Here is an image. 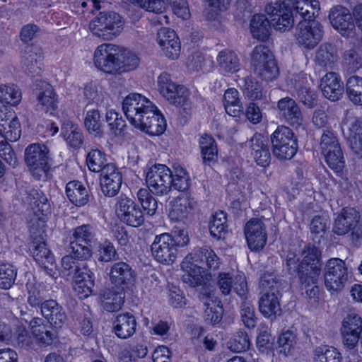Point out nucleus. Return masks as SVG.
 I'll list each match as a JSON object with an SVG mask.
<instances>
[{"mask_svg": "<svg viewBox=\"0 0 362 362\" xmlns=\"http://www.w3.org/2000/svg\"><path fill=\"white\" fill-rule=\"evenodd\" d=\"M122 111L129 122L136 129L150 136L162 135L166 130L164 115L146 95L131 93L122 102Z\"/></svg>", "mask_w": 362, "mask_h": 362, "instance_id": "nucleus-1", "label": "nucleus"}, {"mask_svg": "<svg viewBox=\"0 0 362 362\" xmlns=\"http://www.w3.org/2000/svg\"><path fill=\"white\" fill-rule=\"evenodd\" d=\"M110 288L100 295L101 306L107 311L114 312L121 308L124 302L125 291L134 281V273L129 264L124 262L115 264L110 272Z\"/></svg>", "mask_w": 362, "mask_h": 362, "instance_id": "nucleus-2", "label": "nucleus"}, {"mask_svg": "<svg viewBox=\"0 0 362 362\" xmlns=\"http://www.w3.org/2000/svg\"><path fill=\"white\" fill-rule=\"evenodd\" d=\"M29 326L31 335H29L24 328H19L15 334H13L8 326L0 322V344L17 343L25 348H34V343L40 347H45L52 344L54 336L51 332L45 329L41 318L34 317L30 322Z\"/></svg>", "mask_w": 362, "mask_h": 362, "instance_id": "nucleus-3", "label": "nucleus"}, {"mask_svg": "<svg viewBox=\"0 0 362 362\" xmlns=\"http://www.w3.org/2000/svg\"><path fill=\"white\" fill-rule=\"evenodd\" d=\"M200 257H204L209 267L214 269L218 267V258L210 249H204V251L187 255L181 264L183 272L182 279L190 286L195 287L204 281L202 268L198 265V263L202 261Z\"/></svg>", "mask_w": 362, "mask_h": 362, "instance_id": "nucleus-4", "label": "nucleus"}, {"mask_svg": "<svg viewBox=\"0 0 362 362\" xmlns=\"http://www.w3.org/2000/svg\"><path fill=\"white\" fill-rule=\"evenodd\" d=\"M320 255L319 249L315 247H308L303 253V260L299 264L298 259L293 252H289L286 257V265L292 273L297 272L299 275H308L313 283L318 279L320 274Z\"/></svg>", "mask_w": 362, "mask_h": 362, "instance_id": "nucleus-5", "label": "nucleus"}, {"mask_svg": "<svg viewBox=\"0 0 362 362\" xmlns=\"http://www.w3.org/2000/svg\"><path fill=\"white\" fill-rule=\"evenodd\" d=\"M262 293L259 299V311L267 318L275 319L281 313L277 296V282L272 274H265L260 281Z\"/></svg>", "mask_w": 362, "mask_h": 362, "instance_id": "nucleus-6", "label": "nucleus"}, {"mask_svg": "<svg viewBox=\"0 0 362 362\" xmlns=\"http://www.w3.org/2000/svg\"><path fill=\"white\" fill-rule=\"evenodd\" d=\"M25 162L34 177L44 180L47 177L49 150L42 143L28 145L24 153Z\"/></svg>", "mask_w": 362, "mask_h": 362, "instance_id": "nucleus-7", "label": "nucleus"}, {"mask_svg": "<svg viewBox=\"0 0 362 362\" xmlns=\"http://www.w3.org/2000/svg\"><path fill=\"white\" fill-rule=\"evenodd\" d=\"M251 61L255 73L264 80L272 81L279 76V68L268 47L262 45L256 46L252 52Z\"/></svg>", "mask_w": 362, "mask_h": 362, "instance_id": "nucleus-8", "label": "nucleus"}, {"mask_svg": "<svg viewBox=\"0 0 362 362\" xmlns=\"http://www.w3.org/2000/svg\"><path fill=\"white\" fill-rule=\"evenodd\" d=\"M124 21L115 13H100L90 23V29L96 35L105 40H112L123 30Z\"/></svg>", "mask_w": 362, "mask_h": 362, "instance_id": "nucleus-9", "label": "nucleus"}, {"mask_svg": "<svg viewBox=\"0 0 362 362\" xmlns=\"http://www.w3.org/2000/svg\"><path fill=\"white\" fill-rule=\"evenodd\" d=\"M172 170L165 165L156 164L146 173L147 189L157 196L168 194L171 190Z\"/></svg>", "mask_w": 362, "mask_h": 362, "instance_id": "nucleus-10", "label": "nucleus"}, {"mask_svg": "<svg viewBox=\"0 0 362 362\" xmlns=\"http://www.w3.org/2000/svg\"><path fill=\"white\" fill-rule=\"evenodd\" d=\"M273 153L280 159H290L297 152V140L292 131L286 127H279L272 134Z\"/></svg>", "mask_w": 362, "mask_h": 362, "instance_id": "nucleus-11", "label": "nucleus"}, {"mask_svg": "<svg viewBox=\"0 0 362 362\" xmlns=\"http://www.w3.org/2000/svg\"><path fill=\"white\" fill-rule=\"evenodd\" d=\"M325 285L331 293L341 291L349 279L345 262L339 258L329 259L325 268Z\"/></svg>", "mask_w": 362, "mask_h": 362, "instance_id": "nucleus-12", "label": "nucleus"}, {"mask_svg": "<svg viewBox=\"0 0 362 362\" xmlns=\"http://www.w3.org/2000/svg\"><path fill=\"white\" fill-rule=\"evenodd\" d=\"M115 214L124 224L134 228L142 226L145 218L140 206L131 198L121 195L115 205Z\"/></svg>", "mask_w": 362, "mask_h": 362, "instance_id": "nucleus-13", "label": "nucleus"}, {"mask_svg": "<svg viewBox=\"0 0 362 362\" xmlns=\"http://www.w3.org/2000/svg\"><path fill=\"white\" fill-rule=\"evenodd\" d=\"M119 47L113 44L99 45L93 54L95 66L107 74H116L117 71Z\"/></svg>", "mask_w": 362, "mask_h": 362, "instance_id": "nucleus-14", "label": "nucleus"}, {"mask_svg": "<svg viewBox=\"0 0 362 362\" xmlns=\"http://www.w3.org/2000/svg\"><path fill=\"white\" fill-rule=\"evenodd\" d=\"M156 89L159 94L170 103L180 105L188 97V90L173 81L166 72L161 73L156 80Z\"/></svg>", "mask_w": 362, "mask_h": 362, "instance_id": "nucleus-15", "label": "nucleus"}, {"mask_svg": "<svg viewBox=\"0 0 362 362\" xmlns=\"http://www.w3.org/2000/svg\"><path fill=\"white\" fill-rule=\"evenodd\" d=\"M320 148L327 165L337 173L341 172L344 161L340 146L332 132L324 133L322 136Z\"/></svg>", "mask_w": 362, "mask_h": 362, "instance_id": "nucleus-16", "label": "nucleus"}, {"mask_svg": "<svg viewBox=\"0 0 362 362\" xmlns=\"http://www.w3.org/2000/svg\"><path fill=\"white\" fill-rule=\"evenodd\" d=\"M151 253L157 262L170 265L175 261L178 250L173 243L171 235L165 233L154 238L151 245Z\"/></svg>", "mask_w": 362, "mask_h": 362, "instance_id": "nucleus-17", "label": "nucleus"}, {"mask_svg": "<svg viewBox=\"0 0 362 362\" xmlns=\"http://www.w3.org/2000/svg\"><path fill=\"white\" fill-rule=\"evenodd\" d=\"M32 217L30 220V227L33 233H44L46 223L50 214V206L47 198L44 194H37L30 201Z\"/></svg>", "mask_w": 362, "mask_h": 362, "instance_id": "nucleus-18", "label": "nucleus"}, {"mask_svg": "<svg viewBox=\"0 0 362 362\" xmlns=\"http://www.w3.org/2000/svg\"><path fill=\"white\" fill-rule=\"evenodd\" d=\"M329 21L332 28L341 35L350 37L355 35V24L349 8L342 6L332 8L329 13Z\"/></svg>", "mask_w": 362, "mask_h": 362, "instance_id": "nucleus-19", "label": "nucleus"}, {"mask_svg": "<svg viewBox=\"0 0 362 362\" xmlns=\"http://www.w3.org/2000/svg\"><path fill=\"white\" fill-rule=\"evenodd\" d=\"M322 36V26L313 18L300 22L296 33L298 44L306 49L315 47L320 41Z\"/></svg>", "mask_w": 362, "mask_h": 362, "instance_id": "nucleus-20", "label": "nucleus"}, {"mask_svg": "<svg viewBox=\"0 0 362 362\" xmlns=\"http://www.w3.org/2000/svg\"><path fill=\"white\" fill-rule=\"evenodd\" d=\"M196 201L188 194H180L172 198L166 205L169 218L174 221H182L194 211Z\"/></svg>", "mask_w": 362, "mask_h": 362, "instance_id": "nucleus-21", "label": "nucleus"}, {"mask_svg": "<svg viewBox=\"0 0 362 362\" xmlns=\"http://www.w3.org/2000/svg\"><path fill=\"white\" fill-rule=\"evenodd\" d=\"M248 247L252 251L264 248L267 240L266 226L260 218H254L248 221L244 229Z\"/></svg>", "mask_w": 362, "mask_h": 362, "instance_id": "nucleus-22", "label": "nucleus"}, {"mask_svg": "<svg viewBox=\"0 0 362 362\" xmlns=\"http://www.w3.org/2000/svg\"><path fill=\"white\" fill-rule=\"evenodd\" d=\"M29 250L36 262L44 268L49 275L53 278L58 276L59 272L54 257L44 240H34Z\"/></svg>", "mask_w": 362, "mask_h": 362, "instance_id": "nucleus-23", "label": "nucleus"}, {"mask_svg": "<svg viewBox=\"0 0 362 362\" xmlns=\"http://www.w3.org/2000/svg\"><path fill=\"white\" fill-rule=\"evenodd\" d=\"M156 42L163 54L176 59L180 54L181 45L177 33L169 28H161L156 35Z\"/></svg>", "mask_w": 362, "mask_h": 362, "instance_id": "nucleus-24", "label": "nucleus"}, {"mask_svg": "<svg viewBox=\"0 0 362 362\" xmlns=\"http://www.w3.org/2000/svg\"><path fill=\"white\" fill-rule=\"evenodd\" d=\"M217 285L224 295H228L234 290L240 296H244L247 290L245 276L240 272L221 273L218 277Z\"/></svg>", "mask_w": 362, "mask_h": 362, "instance_id": "nucleus-25", "label": "nucleus"}, {"mask_svg": "<svg viewBox=\"0 0 362 362\" xmlns=\"http://www.w3.org/2000/svg\"><path fill=\"white\" fill-rule=\"evenodd\" d=\"M267 13L272 17L275 29L285 31L293 25V13L291 8L282 4V1L276 0L274 4H268L265 8Z\"/></svg>", "mask_w": 362, "mask_h": 362, "instance_id": "nucleus-26", "label": "nucleus"}, {"mask_svg": "<svg viewBox=\"0 0 362 362\" xmlns=\"http://www.w3.org/2000/svg\"><path fill=\"white\" fill-rule=\"evenodd\" d=\"M0 145L7 141H18L21 136V126L18 116L13 110L0 114Z\"/></svg>", "mask_w": 362, "mask_h": 362, "instance_id": "nucleus-27", "label": "nucleus"}, {"mask_svg": "<svg viewBox=\"0 0 362 362\" xmlns=\"http://www.w3.org/2000/svg\"><path fill=\"white\" fill-rule=\"evenodd\" d=\"M100 182L105 196L115 197L122 186V175L115 165H107L101 173Z\"/></svg>", "mask_w": 362, "mask_h": 362, "instance_id": "nucleus-28", "label": "nucleus"}, {"mask_svg": "<svg viewBox=\"0 0 362 362\" xmlns=\"http://www.w3.org/2000/svg\"><path fill=\"white\" fill-rule=\"evenodd\" d=\"M95 285L94 274L86 267L76 269L74 274L72 286L79 298H86L93 293Z\"/></svg>", "mask_w": 362, "mask_h": 362, "instance_id": "nucleus-29", "label": "nucleus"}, {"mask_svg": "<svg viewBox=\"0 0 362 362\" xmlns=\"http://www.w3.org/2000/svg\"><path fill=\"white\" fill-rule=\"evenodd\" d=\"M36 86L35 95L37 105L50 115L55 116L59 100L52 86L46 81H40Z\"/></svg>", "mask_w": 362, "mask_h": 362, "instance_id": "nucleus-30", "label": "nucleus"}, {"mask_svg": "<svg viewBox=\"0 0 362 362\" xmlns=\"http://www.w3.org/2000/svg\"><path fill=\"white\" fill-rule=\"evenodd\" d=\"M341 129L348 138L351 149L362 163V122L350 117L342 122Z\"/></svg>", "mask_w": 362, "mask_h": 362, "instance_id": "nucleus-31", "label": "nucleus"}, {"mask_svg": "<svg viewBox=\"0 0 362 362\" xmlns=\"http://www.w3.org/2000/svg\"><path fill=\"white\" fill-rule=\"evenodd\" d=\"M136 327L137 322L134 315L124 313L115 317L112 322V331L118 338L127 339L135 334Z\"/></svg>", "mask_w": 362, "mask_h": 362, "instance_id": "nucleus-32", "label": "nucleus"}, {"mask_svg": "<svg viewBox=\"0 0 362 362\" xmlns=\"http://www.w3.org/2000/svg\"><path fill=\"white\" fill-rule=\"evenodd\" d=\"M199 147L202 163L212 167L218 161V149L214 138L208 134H203L199 139Z\"/></svg>", "mask_w": 362, "mask_h": 362, "instance_id": "nucleus-33", "label": "nucleus"}, {"mask_svg": "<svg viewBox=\"0 0 362 362\" xmlns=\"http://www.w3.org/2000/svg\"><path fill=\"white\" fill-rule=\"evenodd\" d=\"M320 88L323 95L331 101L338 100L344 93L343 83L339 76L333 72L326 74L321 78Z\"/></svg>", "mask_w": 362, "mask_h": 362, "instance_id": "nucleus-34", "label": "nucleus"}, {"mask_svg": "<svg viewBox=\"0 0 362 362\" xmlns=\"http://www.w3.org/2000/svg\"><path fill=\"white\" fill-rule=\"evenodd\" d=\"M41 313L53 328H61L66 321L64 309L53 300H46L41 305Z\"/></svg>", "mask_w": 362, "mask_h": 362, "instance_id": "nucleus-35", "label": "nucleus"}, {"mask_svg": "<svg viewBox=\"0 0 362 362\" xmlns=\"http://www.w3.org/2000/svg\"><path fill=\"white\" fill-rule=\"evenodd\" d=\"M251 154L257 165L266 167L270 162V153L266 139L262 134H255L248 143Z\"/></svg>", "mask_w": 362, "mask_h": 362, "instance_id": "nucleus-36", "label": "nucleus"}, {"mask_svg": "<svg viewBox=\"0 0 362 362\" xmlns=\"http://www.w3.org/2000/svg\"><path fill=\"white\" fill-rule=\"evenodd\" d=\"M22 91L14 83L0 84V105L7 111L8 107H17L22 101Z\"/></svg>", "mask_w": 362, "mask_h": 362, "instance_id": "nucleus-37", "label": "nucleus"}, {"mask_svg": "<svg viewBox=\"0 0 362 362\" xmlns=\"http://www.w3.org/2000/svg\"><path fill=\"white\" fill-rule=\"evenodd\" d=\"M61 136L66 144L74 148H79L83 144V133L78 126L70 119L63 120L61 124Z\"/></svg>", "mask_w": 362, "mask_h": 362, "instance_id": "nucleus-38", "label": "nucleus"}, {"mask_svg": "<svg viewBox=\"0 0 362 362\" xmlns=\"http://www.w3.org/2000/svg\"><path fill=\"white\" fill-rule=\"evenodd\" d=\"M358 213L352 208L343 209L334 221L333 231L342 235L346 234L358 221Z\"/></svg>", "mask_w": 362, "mask_h": 362, "instance_id": "nucleus-39", "label": "nucleus"}, {"mask_svg": "<svg viewBox=\"0 0 362 362\" xmlns=\"http://www.w3.org/2000/svg\"><path fill=\"white\" fill-rule=\"evenodd\" d=\"M279 115L294 127L300 126L302 123V115L295 101L285 98L278 102Z\"/></svg>", "mask_w": 362, "mask_h": 362, "instance_id": "nucleus-40", "label": "nucleus"}, {"mask_svg": "<svg viewBox=\"0 0 362 362\" xmlns=\"http://www.w3.org/2000/svg\"><path fill=\"white\" fill-rule=\"evenodd\" d=\"M223 106L226 112L234 117H239L243 113V105L239 92L233 88L227 89L223 96Z\"/></svg>", "mask_w": 362, "mask_h": 362, "instance_id": "nucleus-41", "label": "nucleus"}, {"mask_svg": "<svg viewBox=\"0 0 362 362\" xmlns=\"http://www.w3.org/2000/svg\"><path fill=\"white\" fill-rule=\"evenodd\" d=\"M66 194L70 202L78 206L85 205L88 200L86 187L78 181H71L66 184Z\"/></svg>", "mask_w": 362, "mask_h": 362, "instance_id": "nucleus-42", "label": "nucleus"}, {"mask_svg": "<svg viewBox=\"0 0 362 362\" xmlns=\"http://www.w3.org/2000/svg\"><path fill=\"white\" fill-rule=\"evenodd\" d=\"M270 23L264 14L257 13L252 16L250 23V30L253 37L264 40L270 34Z\"/></svg>", "mask_w": 362, "mask_h": 362, "instance_id": "nucleus-43", "label": "nucleus"}, {"mask_svg": "<svg viewBox=\"0 0 362 362\" xmlns=\"http://www.w3.org/2000/svg\"><path fill=\"white\" fill-rule=\"evenodd\" d=\"M209 230L214 238H224L228 233L226 214L220 211L213 214L209 219Z\"/></svg>", "mask_w": 362, "mask_h": 362, "instance_id": "nucleus-44", "label": "nucleus"}, {"mask_svg": "<svg viewBox=\"0 0 362 362\" xmlns=\"http://www.w3.org/2000/svg\"><path fill=\"white\" fill-rule=\"evenodd\" d=\"M103 120L100 111L96 108L88 110L84 116L83 124L88 132L98 136L103 133Z\"/></svg>", "mask_w": 362, "mask_h": 362, "instance_id": "nucleus-45", "label": "nucleus"}, {"mask_svg": "<svg viewBox=\"0 0 362 362\" xmlns=\"http://www.w3.org/2000/svg\"><path fill=\"white\" fill-rule=\"evenodd\" d=\"M26 277L28 279L26 284L28 293V301L30 305L37 306L45 296V286L42 284L38 283L32 274H28Z\"/></svg>", "mask_w": 362, "mask_h": 362, "instance_id": "nucleus-46", "label": "nucleus"}, {"mask_svg": "<svg viewBox=\"0 0 362 362\" xmlns=\"http://www.w3.org/2000/svg\"><path fill=\"white\" fill-rule=\"evenodd\" d=\"M117 74H122L136 69L140 62L136 54L119 47Z\"/></svg>", "mask_w": 362, "mask_h": 362, "instance_id": "nucleus-47", "label": "nucleus"}, {"mask_svg": "<svg viewBox=\"0 0 362 362\" xmlns=\"http://www.w3.org/2000/svg\"><path fill=\"white\" fill-rule=\"evenodd\" d=\"M86 163L88 170L94 173H102L106 165H113L107 163L106 154L97 148L91 149L87 153Z\"/></svg>", "mask_w": 362, "mask_h": 362, "instance_id": "nucleus-48", "label": "nucleus"}, {"mask_svg": "<svg viewBox=\"0 0 362 362\" xmlns=\"http://www.w3.org/2000/svg\"><path fill=\"white\" fill-rule=\"evenodd\" d=\"M146 188H141L136 193V198L144 214L152 216L156 214L158 204L157 199Z\"/></svg>", "mask_w": 362, "mask_h": 362, "instance_id": "nucleus-49", "label": "nucleus"}, {"mask_svg": "<svg viewBox=\"0 0 362 362\" xmlns=\"http://www.w3.org/2000/svg\"><path fill=\"white\" fill-rule=\"evenodd\" d=\"M313 361V362H341V355L336 348L323 345L314 350Z\"/></svg>", "mask_w": 362, "mask_h": 362, "instance_id": "nucleus-50", "label": "nucleus"}, {"mask_svg": "<svg viewBox=\"0 0 362 362\" xmlns=\"http://www.w3.org/2000/svg\"><path fill=\"white\" fill-rule=\"evenodd\" d=\"M217 62L221 71L235 73L239 70V62L236 54L230 50H223L218 53Z\"/></svg>", "mask_w": 362, "mask_h": 362, "instance_id": "nucleus-51", "label": "nucleus"}, {"mask_svg": "<svg viewBox=\"0 0 362 362\" xmlns=\"http://www.w3.org/2000/svg\"><path fill=\"white\" fill-rule=\"evenodd\" d=\"M105 121L112 136H118L122 134L125 127V121L117 111L114 109L107 110Z\"/></svg>", "mask_w": 362, "mask_h": 362, "instance_id": "nucleus-52", "label": "nucleus"}, {"mask_svg": "<svg viewBox=\"0 0 362 362\" xmlns=\"http://www.w3.org/2000/svg\"><path fill=\"white\" fill-rule=\"evenodd\" d=\"M349 100L355 105H362V78L357 76H350L346 85Z\"/></svg>", "mask_w": 362, "mask_h": 362, "instance_id": "nucleus-53", "label": "nucleus"}, {"mask_svg": "<svg viewBox=\"0 0 362 362\" xmlns=\"http://www.w3.org/2000/svg\"><path fill=\"white\" fill-rule=\"evenodd\" d=\"M296 335L292 331L284 332L278 339L279 352L284 356L292 355L296 346Z\"/></svg>", "mask_w": 362, "mask_h": 362, "instance_id": "nucleus-54", "label": "nucleus"}, {"mask_svg": "<svg viewBox=\"0 0 362 362\" xmlns=\"http://www.w3.org/2000/svg\"><path fill=\"white\" fill-rule=\"evenodd\" d=\"M204 300L206 306L205 310L206 320L210 321L213 325L218 324L223 315V308L220 304V301L216 298L213 299L210 296L206 297Z\"/></svg>", "mask_w": 362, "mask_h": 362, "instance_id": "nucleus-55", "label": "nucleus"}, {"mask_svg": "<svg viewBox=\"0 0 362 362\" xmlns=\"http://www.w3.org/2000/svg\"><path fill=\"white\" fill-rule=\"evenodd\" d=\"M171 187L183 192L190 186V177L188 173L181 166L174 167L172 170Z\"/></svg>", "mask_w": 362, "mask_h": 362, "instance_id": "nucleus-56", "label": "nucleus"}, {"mask_svg": "<svg viewBox=\"0 0 362 362\" xmlns=\"http://www.w3.org/2000/svg\"><path fill=\"white\" fill-rule=\"evenodd\" d=\"M250 346V339L247 333L242 331L235 333L227 342L228 349L234 353L245 351Z\"/></svg>", "mask_w": 362, "mask_h": 362, "instance_id": "nucleus-57", "label": "nucleus"}, {"mask_svg": "<svg viewBox=\"0 0 362 362\" xmlns=\"http://www.w3.org/2000/svg\"><path fill=\"white\" fill-rule=\"evenodd\" d=\"M17 276L16 268L8 263H0V288L9 289L14 284Z\"/></svg>", "mask_w": 362, "mask_h": 362, "instance_id": "nucleus-58", "label": "nucleus"}, {"mask_svg": "<svg viewBox=\"0 0 362 362\" xmlns=\"http://www.w3.org/2000/svg\"><path fill=\"white\" fill-rule=\"evenodd\" d=\"M258 351L266 355L272 354L274 346V338L267 330L260 332L256 340Z\"/></svg>", "mask_w": 362, "mask_h": 362, "instance_id": "nucleus-59", "label": "nucleus"}, {"mask_svg": "<svg viewBox=\"0 0 362 362\" xmlns=\"http://www.w3.org/2000/svg\"><path fill=\"white\" fill-rule=\"evenodd\" d=\"M139 7L155 13H163L168 6L166 0H128Z\"/></svg>", "mask_w": 362, "mask_h": 362, "instance_id": "nucleus-60", "label": "nucleus"}, {"mask_svg": "<svg viewBox=\"0 0 362 362\" xmlns=\"http://www.w3.org/2000/svg\"><path fill=\"white\" fill-rule=\"evenodd\" d=\"M362 332V319L355 312L348 313L342 321L340 331Z\"/></svg>", "mask_w": 362, "mask_h": 362, "instance_id": "nucleus-61", "label": "nucleus"}, {"mask_svg": "<svg viewBox=\"0 0 362 362\" xmlns=\"http://www.w3.org/2000/svg\"><path fill=\"white\" fill-rule=\"evenodd\" d=\"M93 238V229L88 226L83 225L73 230L71 241L89 245Z\"/></svg>", "mask_w": 362, "mask_h": 362, "instance_id": "nucleus-62", "label": "nucleus"}, {"mask_svg": "<svg viewBox=\"0 0 362 362\" xmlns=\"http://www.w3.org/2000/svg\"><path fill=\"white\" fill-rule=\"evenodd\" d=\"M88 245L85 243L70 241L68 252L76 259H86L90 257L92 255L91 250Z\"/></svg>", "mask_w": 362, "mask_h": 362, "instance_id": "nucleus-63", "label": "nucleus"}, {"mask_svg": "<svg viewBox=\"0 0 362 362\" xmlns=\"http://www.w3.org/2000/svg\"><path fill=\"white\" fill-rule=\"evenodd\" d=\"M228 199L234 207H238L246 201V192L243 187L231 184L228 187Z\"/></svg>", "mask_w": 362, "mask_h": 362, "instance_id": "nucleus-64", "label": "nucleus"}]
</instances>
